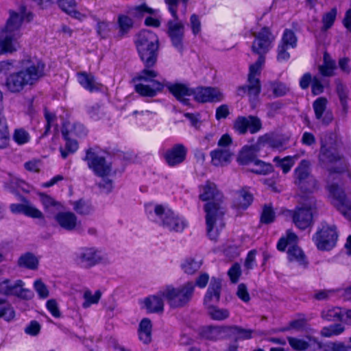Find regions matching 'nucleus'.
<instances>
[{"mask_svg":"<svg viewBox=\"0 0 351 351\" xmlns=\"http://www.w3.org/2000/svg\"><path fill=\"white\" fill-rule=\"evenodd\" d=\"M199 189V199L208 202L204 206L207 234L211 240L215 241L225 226L223 217L226 209L223 204V195L217 185L209 180L201 185Z\"/></svg>","mask_w":351,"mask_h":351,"instance_id":"obj_1","label":"nucleus"},{"mask_svg":"<svg viewBox=\"0 0 351 351\" xmlns=\"http://www.w3.org/2000/svg\"><path fill=\"white\" fill-rule=\"evenodd\" d=\"M158 47L159 44L154 45L153 47H136L145 68L133 80L136 82L135 90L143 97H153L164 88V82L155 79L158 73L150 69L156 62Z\"/></svg>","mask_w":351,"mask_h":351,"instance_id":"obj_2","label":"nucleus"},{"mask_svg":"<svg viewBox=\"0 0 351 351\" xmlns=\"http://www.w3.org/2000/svg\"><path fill=\"white\" fill-rule=\"evenodd\" d=\"M19 72L8 75L4 86L12 93H20L27 85H32L44 75L45 64L40 60L32 59L23 62Z\"/></svg>","mask_w":351,"mask_h":351,"instance_id":"obj_3","label":"nucleus"},{"mask_svg":"<svg viewBox=\"0 0 351 351\" xmlns=\"http://www.w3.org/2000/svg\"><path fill=\"white\" fill-rule=\"evenodd\" d=\"M73 263L80 268L90 269L97 265H108L110 260L108 255L95 247H82L73 254Z\"/></svg>","mask_w":351,"mask_h":351,"instance_id":"obj_4","label":"nucleus"},{"mask_svg":"<svg viewBox=\"0 0 351 351\" xmlns=\"http://www.w3.org/2000/svg\"><path fill=\"white\" fill-rule=\"evenodd\" d=\"M194 290V283L188 282L178 287L167 286L160 290V295L166 299L170 307L178 308L184 307L190 302Z\"/></svg>","mask_w":351,"mask_h":351,"instance_id":"obj_5","label":"nucleus"},{"mask_svg":"<svg viewBox=\"0 0 351 351\" xmlns=\"http://www.w3.org/2000/svg\"><path fill=\"white\" fill-rule=\"evenodd\" d=\"M154 213L157 217L156 221L170 232H181L186 226V223L182 218L161 205L155 206Z\"/></svg>","mask_w":351,"mask_h":351,"instance_id":"obj_6","label":"nucleus"},{"mask_svg":"<svg viewBox=\"0 0 351 351\" xmlns=\"http://www.w3.org/2000/svg\"><path fill=\"white\" fill-rule=\"evenodd\" d=\"M338 234L337 228L334 225H329L325 222L322 223L316 233L313 237V241L319 250L329 251L337 243Z\"/></svg>","mask_w":351,"mask_h":351,"instance_id":"obj_7","label":"nucleus"},{"mask_svg":"<svg viewBox=\"0 0 351 351\" xmlns=\"http://www.w3.org/2000/svg\"><path fill=\"white\" fill-rule=\"evenodd\" d=\"M319 159L323 164H333L339 162L338 166L329 169L330 176L332 173H342L347 170V165L345 161L341 160V157L336 149L324 138H322Z\"/></svg>","mask_w":351,"mask_h":351,"instance_id":"obj_8","label":"nucleus"},{"mask_svg":"<svg viewBox=\"0 0 351 351\" xmlns=\"http://www.w3.org/2000/svg\"><path fill=\"white\" fill-rule=\"evenodd\" d=\"M298 237L293 232L287 231V254L290 264L306 269L308 261L303 250L298 245Z\"/></svg>","mask_w":351,"mask_h":351,"instance_id":"obj_9","label":"nucleus"},{"mask_svg":"<svg viewBox=\"0 0 351 351\" xmlns=\"http://www.w3.org/2000/svg\"><path fill=\"white\" fill-rule=\"evenodd\" d=\"M313 208L314 200L310 198L308 203H305L302 206L296 207L294 210H287V212L291 217L295 226L301 230H304L313 223Z\"/></svg>","mask_w":351,"mask_h":351,"instance_id":"obj_10","label":"nucleus"},{"mask_svg":"<svg viewBox=\"0 0 351 351\" xmlns=\"http://www.w3.org/2000/svg\"><path fill=\"white\" fill-rule=\"evenodd\" d=\"M0 294L7 296H16L23 300H30L33 298V292L24 288V282L21 280L12 281L9 279L0 280Z\"/></svg>","mask_w":351,"mask_h":351,"instance_id":"obj_11","label":"nucleus"},{"mask_svg":"<svg viewBox=\"0 0 351 351\" xmlns=\"http://www.w3.org/2000/svg\"><path fill=\"white\" fill-rule=\"evenodd\" d=\"M84 160L87 162L88 167L98 176L104 178L111 172L112 168L105 158L93 149L86 151Z\"/></svg>","mask_w":351,"mask_h":351,"instance_id":"obj_12","label":"nucleus"},{"mask_svg":"<svg viewBox=\"0 0 351 351\" xmlns=\"http://www.w3.org/2000/svg\"><path fill=\"white\" fill-rule=\"evenodd\" d=\"M327 189L332 197L334 206L343 216L351 220V201L346 197L343 190L333 183L328 184Z\"/></svg>","mask_w":351,"mask_h":351,"instance_id":"obj_13","label":"nucleus"},{"mask_svg":"<svg viewBox=\"0 0 351 351\" xmlns=\"http://www.w3.org/2000/svg\"><path fill=\"white\" fill-rule=\"evenodd\" d=\"M176 16H172L173 19L169 20L167 23V34L173 46L182 53L184 49V25L179 19L177 11H176Z\"/></svg>","mask_w":351,"mask_h":351,"instance_id":"obj_14","label":"nucleus"},{"mask_svg":"<svg viewBox=\"0 0 351 351\" xmlns=\"http://www.w3.org/2000/svg\"><path fill=\"white\" fill-rule=\"evenodd\" d=\"M234 128L240 134H245L247 130L255 134L262 129V122L256 116L239 117L234 121Z\"/></svg>","mask_w":351,"mask_h":351,"instance_id":"obj_15","label":"nucleus"},{"mask_svg":"<svg viewBox=\"0 0 351 351\" xmlns=\"http://www.w3.org/2000/svg\"><path fill=\"white\" fill-rule=\"evenodd\" d=\"M253 36L255 38L252 46L253 52L259 56H264L269 51L270 44L273 40L269 28L263 27L259 32H254Z\"/></svg>","mask_w":351,"mask_h":351,"instance_id":"obj_16","label":"nucleus"},{"mask_svg":"<svg viewBox=\"0 0 351 351\" xmlns=\"http://www.w3.org/2000/svg\"><path fill=\"white\" fill-rule=\"evenodd\" d=\"M309 167V161L302 160L295 170L297 184L301 190L308 192L315 187V180L310 177Z\"/></svg>","mask_w":351,"mask_h":351,"instance_id":"obj_17","label":"nucleus"},{"mask_svg":"<svg viewBox=\"0 0 351 351\" xmlns=\"http://www.w3.org/2000/svg\"><path fill=\"white\" fill-rule=\"evenodd\" d=\"M195 101L201 103L219 102L223 100V94L217 88L198 87L193 90Z\"/></svg>","mask_w":351,"mask_h":351,"instance_id":"obj_18","label":"nucleus"},{"mask_svg":"<svg viewBox=\"0 0 351 351\" xmlns=\"http://www.w3.org/2000/svg\"><path fill=\"white\" fill-rule=\"evenodd\" d=\"M187 148L180 143L175 144L164 154V158L170 167H175L182 163L186 157Z\"/></svg>","mask_w":351,"mask_h":351,"instance_id":"obj_19","label":"nucleus"},{"mask_svg":"<svg viewBox=\"0 0 351 351\" xmlns=\"http://www.w3.org/2000/svg\"><path fill=\"white\" fill-rule=\"evenodd\" d=\"M20 33H11L4 29L0 32V51L2 53H12L16 50L17 40Z\"/></svg>","mask_w":351,"mask_h":351,"instance_id":"obj_20","label":"nucleus"},{"mask_svg":"<svg viewBox=\"0 0 351 351\" xmlns=\"http://www.w3.org/2000/svg\"><path fill=\"white\" fill-rule=\"evenodd\" d=\"M221 289V281L213 278L204 299V304L206 307L211 306L219 301Z\"/></svg>","mask_w":351,"mask_h":351,"instance_id":"obj_21","label":"nucleus"},{"mask_svg":"<svg viewBox=\"0 0 351 351\" xmlns=\"http://www.w3.org/2000/svg\"><path fill=\"white\" fill-rule=\"evenodd\" d=\"M25 10L26 8L23 5L20 8L19 13L10 11V17L3 29L13 34L20 33L19 29L25 16Z\"/></svg>","mask_w":351,"mask_h":351,"instance_id":"obj_22","label":"nucleus"},{"mask_svg":"<svg viewBox=\"0 0 351 351\" xmlns=\"http://www.w3.org/2000/svg\"><path fill=\"white\" fill-rule=\"evenodd\" d=\"M164 82V86H167L169 91L174 95V97L185 105H189V99L186 97L191 96L193 94V89L189 88L186 85L183 84H165Z\"/></svg>","mask_w":351,"mask_h":351,"instance_id":"obj_23","label":"nucleus"},{"mask_svg":"<svg viewBox=\"0 0 351 351\" xmlns=\"http://www.w3.org/2000/svg\"><path fill=\"white\" fill-rule=\"evenodd\" d=\"M326 104L327 99L324 97H319L313 104L316 118L326 125L330 123L333 119L332 113L326 110Z\"/></svg>","mask_w":351,"mask_h":351,"instance_id":"obj_24","label":"nucleus"},{"mask_svg":"<svg viewBox=\"0 0 351 351\" xmlns=\"http://www.w3.org/2000/svg\"><path fill=\"white\" fill-rule=\"evenodd\" d=\"M55 219L61 228L69 231L75 230L78 224L76 215L71 212L59 213Z\"/></svg>","mask_w":351,"mask_h":351,"instance_id":"obj_25","label":"nucleus"},{"mask_svg":"<svg viewBox=\"0 0 351 351\" xmlns=\"http://www.w3.org/2000/svg\"><path fill=\"white\" fill-rule=\"evenodd\" d=\"M232 155L228 148H217L210 152L211 162L216 167L226 165L230 162Z\"/></svg>","mask_w":351,"mask_h":351,"instance_id":"obj_26","label":"nucleus"},{"mask_svg":"<svg viewBox=\"0 0 351 351\" xmlns=\"http://www.w3.org/2000/svg\"><path fill=\"white\" fill-rule=\"evenodd\" d=\"M77 80L80 84L89 92L98 91L101 89V84L97 82L95 77L90 73H78Z\"/></svg>","mask_w":351,"mask_h":351,"instance_id":"obj_27","label":"nucleus"},{"mask_svg":"<svg viewBox=\"0 0 351 351\" xmlns=\"http://www.w3.org/2000/svg\"><path fill=\"white\" fill-rule=\"evenodd\" d=\"M285 138L283 134H266L260 136L257 141V147L269 145L273 148H279L282 146Z\"/></svg>","mask_w":351,"mask_h":351,"instance_id":"obj_28","label":"nucleus"},{"mask_svg":"<svg viewBox=\"0 0 351 351\" xmlns=\"http://www.w3.org/2000/svg\"><path fill=\"white\" fill-rule=\"evenodd\" d=\"M136 47H153L159 44L157 35L149 30H142L139 32L136 40Z\"/></svg>","mask_w":351,"mask_h":351,"instance_id":"obj_29","label":"nucleus"},{"mask_svg":"<svg viewBox=\"0 0 351 351\" xmlns=\"http://www.w3.org/2000/svg\"><path fill=\"white\" fill-rule=\"evenodd\" d=\"M289 343L290 346L297 351H313L314 338L307 337L306 339L289 337Z\"/></svg>","mask_w":351,"mask_h":351,"instance_id":"obj_30","label":"nucleus"},{"mask_svg":"<svg viewBox=\"0 0 351 351\" xmlns=\"http://www.w3.org/2000/svg\"><path fill=\"white\" fill-rule=\"evenodd\" d=\"M160 295V291L156 295H152L145 299L144 304L151 313L162 312L164 308V302Z\"/></svg>","mask_w":351,"mask_h":351,"instance_id":"obj_31","label":"nucleus"},{"mask_svg":"<svg viewBox=\"0 0 351 351\" xmlns=\"http://www.w3.org/2000/svg\"><path fill=\"white\" fill-rule=\"evenodd\" d=\"M118 34L117 36L121 38L125 36L134 26L133 20L127 15L120 14L117 18Z\"/></svg>","mask_w":351,"mask_h":351,"instance_id":"obj_32","label":"nucleus"},{"mask_svg":"<svg viewBox=\"0 0 351 351\" xmlns=\"http://www.w3.org/2000/svg\"><path fill=\"white\" fill-rule=\"evenodd\" d=\"M152 328L151 320L148 318H144L139 324L138 336L139 339L145 344H148L152 341Z\"/></svg>","mask_w":351,"mask_h":351,"instance_id":"obj_33","label":"nucleus"},{"mask_svg":"<svg viewBox=\"0 0 351 351\" xmlns=\"http://www.w3.org/2000/svg\"><path fill=\"white\" fill-rule=\"evenodd\" d=\"M265 62V56L261 55L256 62L250 66L247 82H252L254 84L261 83L259 78L256 77V76L261 74Z\"/></svg>","mask_w":351,"mask_h":351,"instance_id":"obj_34","label":"nucleus"},{"mask_svg":"<svg viewBox=\"0 0 351 351\" xmlns=\"http://www.w3.org/2000/svg\"><path fill=\"white\" fill-rule=\"evenodd\" d=\"M41 4L43 0H34ZM59 7L66 13L73 15L75 18H79L80 13L77 12L75 8L77 3L75 0H57Z\"/></svg>","mask_w":351,"mask_h":351,"instance_id":"obj_35","label":"nucleus"},{"mask_svg":"<svg viewBox=\"0 0 351 351\" xmlns=\"http://www.w3.org/2000/svg\"><path fill=\"white\" fill-rule=\"evenodd\" d=\"M72 205L73 210L80 215H88L93 211V206L91 203L84 199L72 202Z\"/></svg>","mask_w":351,"mask_h":351,"instance_id":"obj_36","label":"nucleus"},{"mask_svg":"<svg viewBox=\"0 0 351 351\" xmlns=\"http://www.w3.org/2000/svg\"><path fill=\"white\" fill-rule=\"evenodd\" d=\"M15 317V311L12 305L4 299H0V318L6 322L12 321Z\"/></svg>","mask_w":351,"mask_h":351,"instance_id":"obj_37","label":"nucleus"},{"mask_svg":"<svg viewBox=\"0 0 351 351\" xmlns=\"http://www.w3.org/2000/svg\"><path fill=\"white\" fill-rule=\"evenodd\" d=\"M252 195L245 190H241L237 194L234 205L239 208L245 209L252 202Z\"/></svg>","mask_w":351,"mask_h":351,"instance_id":"obj_38","label":"nucleus"},{"mask_svg":"<svg viewBox=\"0 0 351 351\" xmlns=\"http://www.w3.org/2000/svg\"><path fill=\"white\" fill-rule=\"evenodd\" d=\"M248 85L239 86L237 88V95L244 96L247 93L250 96L258 97L261 92V83H252L248 82Z\"/></svg>","mask_w":351,"mask_h":351,"instance_id":"obj_39","label":"nucleus"},{"mask_svg":"<svg viewBox=\"0 0 351 351\" xmlns=\"http://www.w3.org/2000/svg\"><path fill=\"white\" fill-rule=\"evenodd\" d=\"M335 68V62L331 60L329 56L325 53L324 55V64L319 66V73L323 76L330 77L333 75Z\"/></svg>","mask_w":351,"mask_h":351,"instance_id":"obj_40","label":"nucleus"},{"mask_svg":"<svg viewBox=\"0 0 351 351\" xmlns=\"http://www.w3.org/2000/svg\"><path fill=\"white\" fill-rule=\"evenodd\" d=\"M256 151L257 149L254 146L243 147L239 156L238 161L241 165H247L253 162L256 158L255 152Z\"/></svg>","mask_w":351,"mask_h":351,"instance_id":"obj_41","label":"nucleus"},{"mask_svg":"<svg viewBox=\"0 0 351 351\" xmlns=\"http://www.w3.org/2000/svg\"><path fill=\"white\" fill-rule=\"evenodd\" d=\"M18 265L29 269H35L38 267V260L33 254L26 253L19 258Z\"/></svg>","mask_w":351,"mask_h":351,"instance_id":"obj_42","label":"nucleus"},{"mask_svg":"<svg viewBox=\"0 0 351 351\" xmlns=\"http://www.w3.org/2000/svg\"><path fill=\"white\" fill-rule=\"evenodd\" d=\"M239 326L210 327L209 331L213 335L220 333L226 334L230 338L237 341Z\"/></svg>","mask_w":351,"mask_h":351,"instance_id":"obj_43","label":"nucleus"},{"mask_svg":"<svg viewBox=\"0 0 351 351\" xmlns=\"http://www.w3.org/2000/svg\"><path fill=\"white\" fill-rule=\"evenodd\" d=\"M202 264V259H195V258H188L182 265V267L185 273L193 274L197 271Z\"/></svg>","mask_w":351,"mask_h":351,"instance_id":"obj_44","label":"nucleus"},{"mask_svg":"<svg viewBox=\"0 0 351 351\" xmlns=\"http://www.w3.org/2000/svg\"><path fill=\"white\" fill-rule=\"evenodd\" d=\"M322 317L328 322L340 320L342 318V312L339 307L327 308L322 311Z\"/></svg>","mask_w":351,"mask_h":351,"instance_id":"obj_45","label":"nucleus"},{"mask_svg":"<svg viewBox=\"0 0 351 351\" xmlns=\"http://www.w3.org/2000/svg\"><path fill=\"white\" fill-rule=\"evenodd\" d=\"M101 296V292L97 290L93 293L90 290H86L84 293L83 298L84 302L82 306L85 308L90 307L92 304H97Z\"/></svg>","mask_w":351,"mask_h":351,"instance_id":"obj_46","label":"nucleus"},{"mask_svg":"<svg viewBox=\"0 0 351 351\" xmlns=\"http://www.w3.org/2000/svg\"><path fill=\"white\" fill-rule=\"evenodd\" d=\"M307 328L308 319L304 317V315H299L297 318L289 322V326L287 327V330L301 331L306 330Z\"/></svg>","mask_w":351,"mask_h":351,"instance_id":"obj_47","label":"nucleus"},{"mask_svg":"<svg viewBox=\"0 0 351 351\" xmlns=\"http://www.w3.org/2000/svg\"><path fill=\"white\" fill-rule=\"evenodd\" d=\"M208 313L215 320H223L229 317V311L225 308H219L214 305L207 307Z\"/></svg>","mask_w":351,"mask_h":351,"instance_id":"obj_48","label":"nucleus"},{"mask_svg":"<svg viewBox=\"0 0 351 351\" xmlns=\"http://www.w3.org/2000/svg\"><path fill=\"white\" fill-rule=\"evenodd\" d=\"M344 330V327L341 324H332L329 326L324 327L321 330V335L324 337H330L339 335Z\"/></svg>","mask_w":351,"mask_h":351,"instance_id":"obj_49","label":"nucleus"},{"mask_svg":"<svg viewBox=\"0 0 351 351\" xmlns=\"http://www.w3.org/2000/svg\"><path fill=\"white\" fill-rule=\"evenodd\" d=\"M265 87L267 92L271 91L274 97H278L284 95V85L282 82L278 81L269 82L265 84Z\"/></svg>","mask_w":351,"mask_h":351,"instance_id":"obj_50","label":"nucleus"},{"mask_svg":"<svg viewBox=\"0 0 351 351\" xmlns=\"http://www.w3.org/2000/svg\"><path fill=\"white\" fill-rule=\"evenodd\" d=\"M129 13L136 17H141L146 13L154 14L155 10L149 8L145 3H143L130 8Z\"/></svg>","mask_w":351,"mask_h":351,"instance_id":"obj_51","label":"nucleus"},{"mask_svg":"<svg viewBox=\"0 0 351 351\" xmlns=\"http://www.w3.org/2000/svg\"><path fill=\"white\" fill-rule=\"evenodd\" d=\"M275 219V213L269 206L265 205L261 215V223L269 224L274 222Z\"/></svg>","mask_w":351,"mask_h":351,"instance_id":"obj_52","label":"nucleus"},{"mask_svg":"<svg viewBox=\"0 0 351 351\" xmlns=\"http://www.w3.org/2000/svg\"><path fill=\"white\" fill-rule=\"evenodd\" d=\"M29 138L28 132L22 128L15 130L13 134V139L18 145L27 143Z\"/></svg>","mask_w":351,"mask_h":351,"instance_id":"obj_53","label":"nucleus"},{"mask_svg":"<svg viewBox=\"0 0 351 351\" xmlns=\"http://www.w3.org/2000/svg\"><path fill=\"white\" fill-rule=\"evenodd\" d=\"M255 165L256 168L252 169L250 171L256 174H267L272 171V166L270 164L265 163L261 160H256Z\"/></svg>","mask_w":351,"mask_h":351,"instance_id":"obj_54","label":"nucleus"},{"mask_svg":"<svg viewBox=\"0 0 351 351\" xmlns=\"http://www.w3.org/2000/svg\"><path fill=\"white\" fill-rule=\"evenodd\" d=\"M34 287L40 298H47L49 296V290L41 280H36L34 283Z\"/></svg>","mask_w":351,"mask_h":351,"instance_id":"obj_55","label":"nucleus"},{"mask_svg":"<svg viewBox=\"0 0 351 351\" xmlns=\"http://www.w3.org/2000/svg\"><path fill=\"white\" fill-rule=\"evenodd\" d=\"M337 15L336 8H332L330 12L324 15L322 21L324 29H329L334 23Z\"/></svg>","mask_w":351,"mask_h":351,"instance_id":"obj_56","label":"nucleus"},{"mask_svg":"<svg viewBox=\"0 0 351 351\" xmlns=\"http://www.w3.org/2000/svg\"><path fill=\"white\" fill-rule=\"evenodd\" d=\"M241 267L238 263H234L229 269L228 274L230 280L233 283H236L241 276Z\"/></svg>","mask_w":351,"mask_h":351,"instance_id":"obj_57","label":"nucleus"},{"mask_svg":"<svg viewBox=\"0 0 351 351\" xmlns=\"http://www.w3.org/2000/svg\"><path fill=\"white\" fill-rule=\"evenodd\" d=\"M190 26L194 35H197L201 31V21L197 15L193 14L190 17Z\"/></svg>","mask_w":351,"mask_h":351,"instance_id":"obj_58","label":"nucleus"},{"mask_svg":"<svg viewBox=\"0 0 351 351\" xmlns=\"http://www.w3.org/2000/svg\"><path fill=\"white\" fill-rule=\"evenodd\" d=\"M97 32L98 35L102 38H105L108 35L110 32L109 23L107 21H99L97 23Z\"/></svg>","mask_w":351,"mask_h":351,"instance_id":"obj_59","label":"nucleus"},{"mask_svg":"<svg viewBox=\"0 0 351 351\" xmlns=\"http://www.w3.org/2000/svg\"><path fill=\"white\" fill-rule=\"evenodd\" d=\"M25 215L31 217L33 218H37V219H43V213L37 209L36 207L29 205L26 204L25 210Z\"/></svg>","mask_w":351,"mask_h":351,"instance_id":"obj_60","label":"nucleus"},{"mask_svg":"<svg viewBox=\"0 0 351 351\" xmlns=\"http://www.w3.org/2000/svg\"><path fill=\"white\" fill-rule=\"evenodd\" d=\"M40 330V326L36 321H32L25 328V333L32 336L37 335Z\"/></svg>","mask_w":351,"mask_h":351,"instance_id":"obj_61","label":"nucleus"},{"mask_svg":"<svg viewBox=\"0 0 351 351\" xmlns=\"http://www.w3.org/2000/svg\"><path fill=\"white\" fill-rule=\"evenodd\" d=\"M313 351H332V342H328L322 343L314 338V343Z\"/></svg>","mask_w":351,"mask_h":351,"instance_id":"obj_62","label":"nucleus"},{"mask_svg":"<svg viewBox=\"0 0 351 351\" xmlns=\"http://www.w3.org/2000/svg\"><path fill=\"white\" fill-rule=\"evenodd\" d=\"M337 91L341 101L342 106L345 108L347 103L348 90L343 84H338L337 86Z\"/></svg>","mask_w":351,"mask_h":351,"instance_id":"obj_63","label":"nucleus"},{"mask_svg":"<svg viewBox=\"0 0 351 351\" xmlns=\"http://www.w3.org/2000/svg\"><path fill=\"white\" fill-rule=\"evenodd\" d=\"M237 295L241 300H243L245 302H247L250 300V297L248 293L247 287L244 284L239 285Z\"/></svg>","mask_w":351,"mask_h":351,"instance_id":"obj_64","label":"nucleus"}]
</instances>
